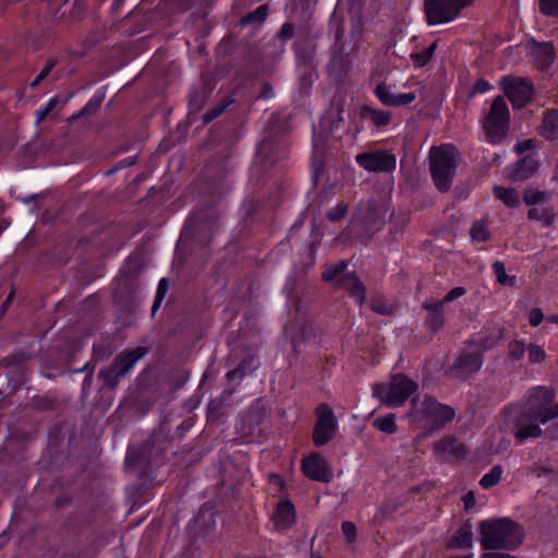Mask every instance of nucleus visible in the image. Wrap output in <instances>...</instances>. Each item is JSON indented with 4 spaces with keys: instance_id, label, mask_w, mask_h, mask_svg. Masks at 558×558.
<instances>
[{
    "instance_id": "obj_1",
    "label": "nucleus",
    "mask_w": 558,
    "mask_h": 558,
    "mask_svg": "<svg viewBox=\"0 0 558 558\" xmlns=\"http://www.w3.org/2000/svg\"><path fill=\"white\" fill-rule=\"evenodd\" d=\"M555 393L544 386H536L527 390L523 399L521 414L515 418L513 435L519 444L529 438L542 436L538 425L558 417V404Z\"/></svg>"
},
{
    "instance_id": "obj_2",
    "label": "nucleus",
    "mask_w": 558,
    "mask_h": 558,
    "mask_svg": "<svg viewBox=\"0 0 558 558\" xmlns=\"http://www.w3.org/2000/svg\"><path fill=\"white\" fill-rule=\"evenodd\" d=\"M478 533L481 546L487 550H515L524 538L522 526L509 518L483 520Z\"/></svg>"
},
{
    "instance_id": "obj_3",
    "label": "nucleus",
    "mask_w": 558,
    "mask_h": 558,
    "mask_svg": "<svg viewBox=\"0 0 558 558\" xmlns=\"http://www.w3.org/2000/svg\"><path fill=\"white\" fill-rule=\"evenodd\" d=\"M456 149L452 145L433 147L430 150V173L435 186L447 192L456 173Z\"/></svg>"
},
{
    "instance_id": "obj_4",
    "label": "nucleus",
    "mask_w": 558,
    "mask_h": 558,
    "mask_svg": "<svg viewBox=\"0 0 558 558\" xmlns=\"http://www.w3.org/2000/svg\"><path fill=\"white\" fill-rule=\"evenodd\" d=\"M417 389V384L411 378L397 374L389 383L376 384L373 395L388 407L398 408L404 404L408 398Z\"/></svg>"
},
{
    "instance_id": "obj_5",
    "label": "nucleus",
    "mask_w": 558,
    "mask_h": 558,
    "mask_svg": "<svg viewBox=\"0 0 558 558\" xmlns=\"http://www.w3.org/2000/svg\"><path fill=\"white\" fill-rule=\"evenodd\" d=\"M510 123V113L506 100L496 97L483 121V129L486 138L492 144L500 143L508 134Z\"/></svg>"
},
{
    "instance_id": "obj_6",
    "label": "nucleus",
    "mask_w": 558,
    "mask_h": 558,
    "mask_svg": "<svg viewBox=\"0 0 558 558\" xmlns=\"http://www.w3.org/2000/svg\"><path fill=\"white\" fill-rule=\"evenodd\" d=\"M410 415L415 421L430 420L433 426L439 428L453 418L454 411L452 408L426 396L422 401L417 398L411 400Z\"/></svg>"
},
{
    "instance_id": "obj_7",
    "label": "nucleus",
    "mask_w": 558,
    "mask_h": 558,
    "mask_svg": "<svg viewBox=\"0 0 558 558\" xmlns=\"http://www.w3.org/2000/svg\"><path fill=\"white\" fill-rule=\"evenodd\" d=\"M347 267L345 260L329 265L322 275L323 279L336 281L339 288L344 289L359 305H362L365 300V287L354 272H345Z\"/></svg>"
},
{
    "instance_id": "obj_8",
    "label": "nucleus",
    "mask_w": 558,
    "mask_h": 558,
    "mask_svg": "<svg viewBox=\"0 0 558 558\" xmlns=\"http://www.w3.org/2000/svg\"><path fill=\"white\" fill-rule=\"evenodd\" d=\"M472 0H426L425 13L429 24L437 25L453 21Z\"/></svg>"
},
{
    "instance_id": "obj_9",
    "label": "nucleus",
    "mask_w": 558,
    "mask_h": 558,
    "mask_svg": "<svg viewBox=\"0 0 558 558\" xmlns=\"http://www.w3.org/2000/svg\"><path fill=\"white\" fill-rule=\"evenodd\" d=\"M316 424L313 433V441L316 447H322L333 439L338 429V421L332 409L320 403L315 411Z\"/></svg>"
},
{
    "instance_id": "obj_10",
    "label": "nucleus",
    "mask_w": 558,
    "mask_h": 558,
    "mask_svg": "<svg viewBox=\"0 0 558 558\" xmlns=\"http://www.w3.org/2000/svg\"><path fill=\"white\" fill-rule=\"evenodd\" d=\"M500 85L515 109L523 108L532 100L534 88L527 78L505 76L501 78Z\"/></svg>"
},
{
    "instance_id": "obj_11",
    "label": "nucleus",
    "mask_w": 558,
    "mask_h": 558,
    "mask_svg": "<svg viewBox=\"0 0 558 558\" xmlns=\"http://www.w3.org/2000/svg\"><path fill=\"white\" fill-rule=\"evenodd\" d=\"M140 360V349H135L132 352L122 353L118 355L112 365L102 368L99 372V377L110 388H114L120 378L124 377Z\"/></svg>"
},
{
    "instance_id": "obj_12",
    "label": "nucleus",
    "mask_w": 558,
    "mask_h": 558,
    "mask_svg": "<svg viewBox=\"0 0 558 558\" xmlns=\"http://www.w3.org/2000/svg\"><path fill=\"white\" fill-rule=\"evenodd\" d=\"M422 92V86L420 83L414 84V88L408 93H393L385 83L378 84L375 89L374 94L378 98V100L384 105L388 107H404L410 104H412L417 96Z\"/></svg>"
},
{
    "instance_id": "obj_13",
    "label": "nucleus",
    "mask_w": 558,
    "mask_h": 558,
    "mask_svg": "<svg viewBox=\"0 0 558 558\" xmlns=\"http://www.w3.org/2000/svg\"><path fill=\"white\" fill-rule=\"evenodd\" d=\"M355 160L362 168L373 172H388L396 168L395 155L386 150L362 153Z\"/></svg>"
},
{
    "instance_id": "obj_14",
    "label": "nucleus",
    "mask_w": 558,
    "mask_h": 558,
    "mask_svg": "<svg viewBox=\"0 0 558 558\" xmlns=\"http://www.w3.org/2000/svg\"><path fill=\"white\" fill-rule=\"evenodd\" d=\"M302 471L312 481L329 483L332 480V472L327 460L319 453H312L302 462Z\"/></svg>"
},
{
    "instance_id": "obj_15",
    "label": "nucleus",
    "mask_w": 558,
    "mask_h": 558,
    "mask_svg": "<svg viewBox=\"0 0 558 558\" xmlns=\"http://www.w3.org/2000/svg\"><path fill=\"white\" fill-rule=\"evenodd\" d=\"M295 521L296 511L294 505L288 499L279 501L271 515L274 529L277 532H286L294 525Z\"/></svg>"
},
{
    "instance_id": "obj_16",
    "label": "nucleus",
    "mask_w": 558,
    "mask_h": 558,
    "mask_svg": "<svg viewBox=\"0 0 558 558\" xmlns=\"http://www.w3.org/2000/svg\"><path fill=\"white\" fill-rule=\"evenodd\" d=\"M423 308L426 311L425 324L434 332L444 328V302L435 299H427L423 303Z\"/></svg>"
},
{
    "instance_id": "obj_17",
    "label": "nucleus",
    "mask_w": 558,
    "mask_h": 558,
    "mask_svg": "<svg viewBox=\"0 0 558 558\" xmlns=\"http://www.w3.org/2000/svg\"><path fill=\"white\" fill-rule=\"evenodd\" d=\"M530 54L538 69H547L555 59V49L551 41L529 44Z\"/></svg>"
},
{
    "instance_id": "obj_18",
    "label": "nucleus",
    "mask_w": 558,
    "mask_h": 558,
    "mask_svg": "<svg viewBox=\"0 0 558 558\" xmlns=\"http://www.w3.org/2000/svg\"><path fill=\"white\" fill-rule=\"evenodd\" d=\"M483 360L481 353L477 352H466L459 356L454 366L452 368L453 372H463L466 374L475 373L480 371L482 367Z\"/></svg>"
},
{
    "instance_id": "obj_19",
    "label": "nucleus",
    "mask_w": 558,
    "mask_h": 558,
    "mask_svg": "<svg viewBox=\"0 0 558 558\" xmlns=\"http://www.w3.org/2000/svg\"><path fill=\"white\" fill-rule=\"evenodd\" d=\"M472 525L470 523H464L461 525L456 534L450 538L448 543L449 548L453 549H468L473 545L472 537Z\"/></svg>"
},
{
    "instance_id": "obj_20",
    "label": "nucleus",
    "mask_w": 558,
    "mask_h": 558,
    "mask_svg": "<svg viewBox=\"0 0 558 558\" xmlns=\"http://www.w3.org/2000/svg\"><path fill=\"white\" fill-rule=\"evenodd\" d=\"M539 135L548 141L558 137V110H547L543 118Z\"/></svg>"
},
{
    "instance_id": "obj_21",
    "label": "nucleus",
    "mask_w": 558,
    "mask_h": 558,
    "mask_svg": "<svg viewBox=\"0 0 558 558\" xmlns=\"http://www.w3.org/2000/svg\"><path fill=\"white\" fill-rule=\"evenodd\" d=\"M361 117L369 120L375 126H386L391 121V113L386 110L375 109L371 106H363L361 108Z\"/></svg>"
},
{
    "instance_id": "obj_22",
    "label": "nucleus",
    "mask_w": 558,
    "mask_h": 558,
    "mask_svg": "<svg viewBox=\"0 0 558 558\" xmlns=\"http://www.w3.org/2000/svg\"><path fill=\"white\" fill-rule=\"evenodd\" d=\"M532 208L527 211V218L530 220L541 221L545 227L553 225L556 213L551 205L545 206H531Z\"/></svg>"
},
{
    "instance_id": "obj_23",
    "label": "nucleus",
    "mask_w": 558,
    "mask_h": 558,
    "mask_svg": "<svg viewBox=\"0 0 558 558\" xmlns=\"http://www.w3.org/2000/svg\"><path fill=\"white\" fill-rule=\"evenodd\" d=\"M536 169L537 163L534 161V159L525 157L514 166L510 177L514 181H523L530 178L536 171Z\"/></svg>"
},
{
    "instance_id": "obj_24",
    "label": "nucleus",
    "mask_w": 558,
    "mask_h": 558,
    "mask_svg": "<svg viewBox=\"0 0 558 558\" xmlns=\"http://www.w3.org/2000/svg\"><path fill=\"white\" fill-rule=\"evenodd\" d=\"M523 202L527 206L550 205L551 193L534 187H527L523 192Z\"/></svg>"
},
{
    "instance_id": "obj_25",
    "label": "nucleus",
    "mask_w": 558,
    "mask_h": 558,
    "mask_svg": "<svg viewBox=\"0 0 558 558\" xmlns=\"http://www.w3.org/2000/svg\"><path fill=\"white\" fill-rule=\"evenodd\" d=\"M494 195L500 199L506 206L515 208L520 205V195L512 187L494 186Z\"/></svg>"
},
{
    "instance_id": "obj_26",
    "label": "nucleus",
    "mask_w": 558,
    "mask_h": 558,
    "mask_svg": "<svg viewBox=\"0 0 558 558\" xmlns=\"http://www.w3.org/2000/svg\"><path fill=\"white\" fill-rule=\"evenodd\" d=\"M268 15V7L266 4L259 5L254 11L243 16L240 21L242 26L252 24H263Z\"/></svg>"
},
{
    "instance_id": "obj_27",
    "label": "nucleus",
    "mask_w": 558,
    "mask_h": 558,
    "mask_svg": "<svg viewBox=\"0 0 558 558\" xmlns=\"http://www.w3.org/2000/svg\"><path fill=\"white\" fill-rule=\"evenodd\" d=\"M502 472L504 470L500 464H496L495 466H493V469L481 478V487L484 489H488L498 484V482L501 478Z\"/></svg>"
},
{
    "instance_id": "obj_28",
    "label": "nucleus",
    "mask_w": 558,
    "mask_h": 558,
    "mask_svg": "<svg viewBox=\"0 0 558 558\" xmlns=\"http://www.w3.org/2000/svg\"><path fill=\"white\" fill-rule=\"evenodd\" d=\"M470 235L473 241L485 242L489 238L487 222L484 219L476 220L471 227Z\"/></svg>"
},
{
    "instance_id": "obj_29",
    "label": "nucleus",
    "mask_w": 558,
    "mask_h": 558,
    "mask_svg": "<svg viewBox=\"0 0 558 558\" xmlns=\"http://www.w3.org/2000/svg\"><path fill=\"white\" fill-rule=\"evenodd\" d=\"M374 426L387 434H393L397 430L395 414L376 417L374 420Z\"/></svg>"
},
{
    "instance_id": "obj_30",
    "label": "nucleus",
    "mask_w": 558,
    "mask_h": 558,
    "mask_svg": "<svg viewBox=\"0 0 558 558\" xmlns=\"http://www.w3.org/2000/svg\"><path fill=\"white\" fill-rule=\"evenodd\" d=\"M312 170L313 175L315 179V182L320 180V177L324 172V166H323V159H322V151L318 148V143L316 136H314V153H313V159H312Z\"/></svg>"
},
{
    "instance_id": "obj_31",
    "label": "nucleus",
    "mask_w": 558,
    "mask_h": 558,
    "mask_svg": "<svg viewBox=\"0 0 558 558\" xmlns=\"http://www.w3.org/2000/svg\"><path fill=\"white\" fill-rule=\"evenodd\" d=\"M493 270H494V274L496 276V279L497 281L500 283V284H504V286H513L515 283V278L514 277H509L506 272V267H505V264L504 262L501 260H496L494 264H493Z\"/></svg>"
},
{
    "instance_id": "obj_32",
    "label": "nucleus",
    "mask_w": 558,
    "mask_h": 558,
    "mask_svg": "<svg viewBox=\"0 0 558 558\" xmlns=\"http://www.w3.org/2000/svg\"><path fill=\"white\" fill-rule=\"evenodd\" d=\"M504 339V331L501 328H493L483 339L482 347L484 350L492 349Z\"/></svg>"
},
{
    "instance_id": "obj_33",
    "label": "nucleus",
    "mask_w": 558,
    "mask_h": 558,
    "mask_svg": "<svg viewBox=\"0 0 558 558\" xmlns=\"http://www.w3.org/2000/svg\"><path fill=\"white\" fill-rule=\"evenodd\" d=\"M526 351V347L522 340H512L508 344V359L512 362L520 361Z\"/></svg>"
},
{
    "instance_id": "obj_34",
    "label": "nucleus",
    "mask_w": 558,
    "mask_h": 558,
    "mask_svg": "<svg viewBox=\"0 0 558 558\" xmlns=\"http://www.w3.org/2000/svg\"><path fill=\"white\" fill-rule=\"evenodd\" d=\"M526 351L529 362L532 364L542 363L546 359V352L544 348L536 343H530L529 347H526Z\"/></svg>"
},
{
    "instance_id": "obj_35",
    "label": "nucleus",
    "mask_w": 558,
    "mask_h": 558,
    "mask_svg": "<svg viewBox=\"0 0 558 558\" xmlns=\"http://www.w3.org/2000/svg\"><path fill=\"white\" fill-rule=\"evenodd\" d=\"M436 49V43H433L421 52L411 53V59L417 66H423L432 59Z\"/></svg>"
},
{
    "instance_id": "obj_36",
    "label": "nucleus",
    "mask_w": 558,
    "mask_h": 558,
    "mask_svg": "<svg viewBox=\"0 0 558 558\" xmlns=\"http://www.w3.org/2000/svg\"><path fill=\"white\" fill-rule=\"evenodd\" d=\"M461 444L453 438H445L435 446L437 453L442 454L446 452L453 453L458 452Z\"/></svg>"
},
{
    "instance_id": "obj_37",
    "label": "nucleus",
    "mask_w": 558,
    "mask_h": 558,
    "mask_svg": "<svg viewBox=\"0 0 558 558\" xmlns=\"http://www.w3.org/2000/svg\"><path fill=\"white\" fill-rule=\"evenodd\" d=\"M168 280L166 278H162L159 283H158V287H157V291H156V295H155V301H154V304H153V307H151V312L153 314H155L157 312V310L159 308L162 300L165 299L167 292H168Z\"/></svg>"
},
{
    "instance_id": "obj_38",
    "label": "nucleus",
    "mask_w": 558,
    "mask_h": 558,
    "mask_svg": "<svg viewBox=\"0 0 558 558\" xmlns=\"http://www.w3.org/2000/svg\"><path fill=\"white\" fill-rule=\"evenodd\" d=\"M140 465V453L130 447L126 451L124 466L128 472H135Z\"/></svg>"
},
{
    "instance_id": "obj_39",
    "label": "nucleus",
    "mask_w": 558,
    "mask_h": 558,
    "mask_svg": "<svg viewBox=\"0 0 558 558\" xmlns=\"http://www.w3.org/2000/svg\"><path fill=\"white\" fill-rule=\"evenodd\" d=\"M542 14L550 17L558 16V0H538Z\"/></svg>"
},
{
    "instance_id": "obj_40",
    "label": "nucleus",
    "mask_w": 558,
    "mask_h": 558,
    "mask_svg": "<svg viewBox=\"0 0 558 558\" xmlns=\"http://www.w3.org/2000/svg\"><path fill=\"white\" fill-rule=\"evenodd\" d=\"M348 208H349V206L344 202L338 203L333 208H331L327 213L328 220L331 222H337V221L341 220L342 218H344L345 214L348 213Z\"/></svg>"
},
{
    "instance_id": "obj_41",
    "label": "nucleus",
    "mask_w": 558,
    "mask_h": 558,
    "mask_svg": "<svg viewBox=\"0 0 558 558\" xmlns=\"http://www.w3.org/2000/svg\"><path fill=\"white\" fill-rule=\"evenodd\" d=\"M58 105L57 98H51L44 107L39 108L35 116H36V124L41 123L46 117Z\"/></svg>"
},
{
    "instance_id": "obj_42",
    "label": "nucleus",
    "mask_w": 558,
    "mask_h": 558,
    "mask_svg": "<svg viewBox=\"0 0 558 558\" xmlns=\"http://www.w3.org/2000/svg\"><path fill=\"white\" fill-rule=\"evenodd\" d=\"M101 104V99L99 98H92L80 111L76 116L73 117V119L81 118L87 114H92L96 112V110L99 108Z\"/></svg>"
},
{
    "instance_id": "obj_43",
    "label": "nucleus",
    "mask_w": 558,
    "mask_h": 558,
    "mask_svg": "<svg viewBox=\"0 0 558 558\" xmlns=\"http://www.w3.org/2000/svg\"><path fill=\"white\" fill-rule=\"evenodd\" d=\"M341 529L349 542H354L356 539V526L353 522L344 521Z\"/></svg>"
},
{
    "instance_id": "obj_44",
    "label": "nucleus",
    "mask_w": 558,
    "mask_h": 558,
    "mask_svg": "<svg viewBox=\"0 0 558 558\" xmlns=\"http://www.w3.org/2000/svg\"><path fill=\"white\" fill-rule=\"evenodd\" d=\"M466 293V290L465 288L463 287H456L453 289H451L444 298V300H441L440 302H444L445 303H450V302H453L454 300L463 296L464 294Z\"/></svg>"
},
{
    "instance_id": "obj_45",
    "label": "nucleus",
    "mask_w": 558,
    "mask_h": 558,
    "mask_svg": "<svg viewBox=\"0 0 558 558\" xmlns=\"http://www.w3.org/2000/svg\"><path fill=\"white\" fill-rule=\"evenodd\" d=\"M53 62H47L45 66L41 69L40 73L36 76V78L31 83L32 87H35L39 84L41 80H44L53 69Z\"/></svg>"
},
{
    "instance_id": "obj_46",
    "label": "nucleus",
    "mask_w": 558,
    "mask_h": 558,
    "mask_svg": "<svg viewBox=\"0 0 558 558\" xmlns=\"http://www.w3.org/2000/svg\"><path fill=\"white\" fill-rule=\"evenodd\" d=\"M293 34H294V26L290 23H284L281 26L278 36L282 41H287L288 39L292 38Z\"/></svg>"
},
{
    "instance_id": "obj_47",
    "label": "nucleus",
    "mask_w": 558,
    "mask_h": 558,
    "mask_svg": "<svg viewBox=\"0 0 558 558\" xmlns=\"http://www.w3.org/2000/svg\"><path fill=\"white\" fill-rule=\"evenodd\" d=\"M544 319V314L539 308H533L529 315L530 325L533 327L538 326Z\"/></svg>"
},
{
    "instance_id": "obj_48",
    "label": "nucleus",
    "mask_w": 558,
    "mask_h": 558,
    "mask_svg": "<svg viewBox=\"0 0 558 558\" xmlns=\"http://www.w3.org/2000/svg\"><path fill=\"white\" fill-rule=\"evenodd\" d=\"M492 88V85L484 78L478 80L472 89L473 94H484Z\"/></svg>"
},
{
    "instance_id": "obj_49",
    "label": "nucleus",
    "mask_w": 558,
    "mask_h": 558,
    "mask_svg": "<svg viewBox=\"0 0 558 558\" xmlns=\"http://www.w3.org/2000/svg\"><path fill=\"white\" fill-rule=\"evenodd\" d=\"M225 108H226V106H221V107H219V108H215V109H213V110L207 111V112L204 114V117H203L204 121H205V122H207V123H208V122H210V121H213V120H214V119H216L219 114H221V113H222V111L225 110Z\"/></svg>"
},
{
    "instance_id": "obj_50",
    "label": "nucleus",
    "mask_w": 558,
    "mask_h": 558,
    "mask_svg": "<svg viewBox=\"0 0 558 558\" xmlns=\"http://www.w3.org/2000/svg\"><path fill=\"white\" fill-rule=\"evenodd\" d=\"M202 519H204V520L208 519V521H209L208 526L210 527L214 523V513L210 510H202L198 513V515L196 517L195 522L198 523Z\"/></svg>"
},
{
    "instance_id": "obj_51",
    "label": "nucleus",
    "mask_w": 558,
    "mask_h": 558,
    "mask_svg": "<svg viewBox=\"0 0 558 558\" xmlns=\"http://www.w3.org/2000/svg\"><path fill=\"white\" fill-rule=\"evenodd\" d=\"M480 558H518L513 555L500 553V551H490V553H484L481 555Z\"/></svg>"
},
{
    "instance_id": "obj_52",
    "label": "nucleus",
    "mask_w": 558,
    "mask_h": 558,
    "mask_svg": "<svg viewBox=\"0 0 558 558\" xmlns=\"http://www.w3.org/2000/svg\"><path fill=\"white\" fill-rule=\"evenodd\" d=\"M372 310L376 313H379V314H389L390 311L388 310V307L381 303L380 301H374L372 302Z\"/></svg>"
},
{
    "instance_id": "obj_53",
    "label": "nucleus",
    "mask_w": 558,
    "mask_h": 558,
    "mask_svg": "<svg viewBox=\"0 0 558 558\" xmlns=\"http://www.w3.org/2000/svg\"><path fill=\"white\" fill-rule=\"evenodd\" d=\"M465 509H471L475 506V496L472 492L466 493L463 498Z\"/></svg>"
},
{
    "instance_id": "obj_54",
    "label": "nucleus",
    "mask_w": 558,
    "mask_h": 558,
    "mask_svg": "<svg viewBox=\"0 0 558 558\" xmlns=\"http://www.w3.org/2000/svg\"><path fill=\"white\" fill-rule=\"evenodd\" d=\"M190 107L195 110V111H198L202 107V100H198V95L197 94H194L191 99H190Z\"/></svg>"
},
{
    "instance_id": "obj_55",
    "label": "nucleus",
    "mask_w": 558,
    "mask_h": 558,
    "mask_svg": "<svg viewBox=\"0 0 558 558\" xmlns=\"http://www.w3.org/2000/svg\"><path fill=\"white\" fill-rule=\"evenodd\" d=\"M12 299H13V292H11L9 294V296L7 298V300L3 302V304L0 306V317L3 316L5 314V312L8 311L11 302H12Z\"/></svg>"
},
{
    "instance_id": "obj_56",
    "label": "nucleus",
    "mask_w": 558,
    "mask_h": 558,
    "mask_svg": "<svg viewBox=\"0 0 558 558\" xmlns=\"http://www.w3.org/2000/svg\"><path fill=\"white\" fill-rule=\"evenodd\" d=\"M270 482L274 484V485H277L278 487L282 488L284 486V482H283V478L277 474H271L270 475Z\"/></svg>"
},
{
    "instance_id": "obj_57",
    "label": "nucleus",
    "mask_w": 558,
    "mask_h": 558,
    "mask_svg": "<svg viewBox=\"0 0 558 558\" xmlns=\"http://www.w3.org/2000/svg\"><path fill=\"white\" fill-rule=\"evenodd\" d=\"M242 376L241 372L239 369H233L228 372L227 377L229 380H233L235 377Z\"/></svg>"
},
{
    "instance_id": "obj_58",
    "label": "nucleus",
    "mask_w": 558,
    "mask_h": 558,
    "mask_svg": "<svg viewBox=\"0 0 558 558\" xmlns=\"http://www.w3.org/2000/svg\"><path fill=\"white\" fill-rule=\"evenodd\" d=\"M547 320L558 325V314L548 316Z\"/></svg>"
},
{
    "instance_id": "obj_59",
    "label": "nucleus",
    "mask_w": 558,
    "mask_h": 558,
    "mask_svg": "<svg viewBox=\"0 0 558 558\" xmlns=\"http://www.w3.org/2000/svg\"><path fill=\"white\" fill-rule=\"evenodd\" d=\"M536 472H537V475L539 476L542 473H547V472H549V470H547L546 468H537V469H536Z\"/></svg>"
},
{
    "instance_id": "obj_60",
    "label": "nucleus",
    "mask_w": 558,
    "mask_h": 558,
    "mask_svg": "<svg viewBox=\"0 0 558 558\" xmlns=\"http://www.w3.org/2000/svg\"><path fill=\"white\" fill-rule=\"evenodd\" d=\"M451 558H473V554L464 555V556H452Z\"/></svg>"
},
{
    "instance_id": "obj_61",
    "label": "nucleus",
    "mask_w": 558,
    "mask_h": 558,
    "mask_svg": "<svg viewBox=\"0 0 558 558\" xmlns=\"http://www.w3.org/2000/svg\"><path fill=\"white\" fill-rule=\"evenodd\" d=\"M98 354H101V356H104V357L109 355V353L107 352V350H104V352H102V350H100V351L98 352Z\"/></svg>"
},
{
    "instance_id": "obj_62",
    "label": "nucleus",
    "mask_w": 558,
    "mask_h": 558,
    "mask_svg": "<svg viewBox=\"0 0 558 558\" xmlns=\"http://www.w3.org/2000/svg\"><path fill=\"white\" fill-rule=\"evenodd\" d=\"M133 163H134V161H133V160H132V161L123 160V161H121V162H120V165H123V166H124V165H133Z\"/></svg>"
},
{
    "instance_id": "obj_63",
    "label": "nucleus",
    "mask_w": 558,
    "mask_h": 558,
    "mask_svg": "<svg viewBox=\"0 0 558 558\" xmlns=\"http://www.w3.org/2000/svg\"><path fill=\"white\" fill-rule=\"evenodd\" d=\"M145 353L146 352H145L144 348H142V352H141L142 357L145 355Z\"/></svg>"
},
{
    "instance_id": "obj_64",
    "label": "nucleus",
    "mask_w": 558,
    "mask_h": 558,
    "mask_svg": "<svg viewBox=\"0 0 558 558\" xmlns=\"http://www.w3.org/2000/svg\"><path fill=\"white\" fill-rule=\"evenodd\" d=\"M311 558H323V557H320V556H318V555H312V557H311Z\"/></svg>"
}]
</instances>
